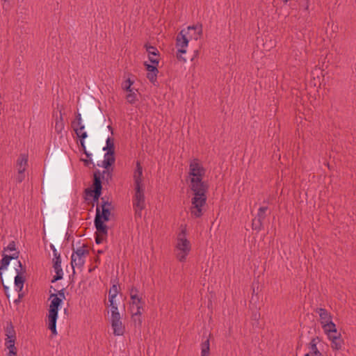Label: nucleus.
<instances>
[{"label": "nucleus", "mask_w": 356, "mask_h": 356, "mask_svg": "<svg viewBox=\"0 0 356 356\" xmlns=\"http://www.w3.org/2000/svg\"><path fill=\"white\" fill-rule=\"evenodd\" d=\"M317 341H318V338H313L309 344V345H311V346H314V345H317Z\"/></svg>", "instance_id": "obj_53"}, {"label": "nucleus", "mask_w": 356, "mask_h": 356, "mask_svg": "<svg viewBox=\"0 0 356 356\" xmlns=\"http://www.w3.org/2000/svg\"><path fill=\"white\" fill-rule=\"evenodd\" d=\"M25 178L24 172L18 171V175L17 177V181L19 183H21Z\"/></svg>", "instance_id": "obj_48"}, {"label": "nucleus", "mask_w": 356, "mask_h": 356, "mask_svg": "<svg viewBox=\"0 0 356 356\" xmlns=\"http://www.w3.org/2000/svg\"><path fill=\"white\" fill-rule=\"evenodd\" d=\"M289 0H283L284 3H287Z\"/></svg>", "instance_id": "obj_61"}, {"label": "nucleus", "mask_w": 356, "mask_h": 356, "mask_svg": "<svg viewBox=\"0 0 356 356\" xmlns=\"http://www.w3.org/2000/svg\"><path fill=\"white\" fill-rule=\"evenodd\" d=\"M186 32L190 38L197 40L202 34V26L201 24L188 26Z\"/></svg>", "instance_id": "obj_11"}, {"label": "nucleus", "mask_w": 356, "mask_h": 356, "mask_svg": "<svg viewBox=\"0 0 356 356\" xmlns=\"http://www.w3.org/2000/svg\"><path fill=\"white\" fill-rule=\"evenodd\" d=\"M186 228H184L181 230L177 236V243L176 248L179 250V252L177 254V258L181 262H183L186 260V257L189 254L191 249L190 241L186 238Z\"/></svg>", "instance_id": "obj_4"}, {"label": "nucleus", "mask_w": 356, "mask_h": 356, "mask_svg": "<svg viewBox=\"0 0 356 356\" xmlns=\"http://www.w3.org/2000/svg\"><path fill=\"white\" fill-rule=\"evenodd\" d=\"M59 113H60V116H59V118L58 117L56 118V123H55V131L58 134L61 133V131L64 129V122H63V118L62 111L60 110Z\"/></svg>", "instance_id": "obj_24"}, {"label": "nucleus", "mask_w": 356, "mask_h": 356, "mask_svg": "<svg viewBox=\"0 0 356 356\" xmlns=\"http://www.w3.org/2000/svg\"><path fill=\"white\" fill-rule=\"evenodd\" d=\"M210 354V343L209 339L207 338L205 341H202L201 344V356H209Z\"/></svg>", "instance_id": "obj_26"}, {"label": "nucleus", "mask_w": 356, "mask_h": 356, "mask_svg": "<svg viewBox=\"0 0 356 356\" xmlns=\"http://www.w3.org/2000/svg\"><path fill=\"white\" fill-rule=\"evenodd\" d=\"M64 311H65V313H67V309H65V310H64Z\"/></svg>", "instance_id": "obj_63"}, {"label": "nucleus", "mask_w": 356, "mask_h": 356, "mask_svg": "<svg viewBox=\"0 0 356 356\" xmlns=\"http://www.w3.org/2000/svg\"><path fill=\"white\" fill-rule=\"evenodd\" d=\"M188 186L194 195L191 199V214L196 218H200L203 215L202 208L207 202L209 186L203 179L192 178L189 180Z\"/></svg>", "instance_id": "obj_1"}, {"label": "nucleus", "mask_w": 356, "mask_h": 356, "mask_svg": "<svg viewBox=\"0 0 356 356\" xmlns=\"http://www.w3.org/2000/svg\"><path fill=\"white\" fill-rule=\"evenodd\" d=\"M108 230H106V234H102V233L99 232V231L96 230L95 242L97 244H100L106 240V238L108 236Z\"/></svg>", "instance_id": "obj_30"}, {"label": "nucleus", "mask_w": 356, "mask_h": 356, "mask_svg": "<svg viewBox=\"0 0 356 356\" xmlns=\"http://www.w3.org/2000/svg\"><path fill=\"white\" fill-rule=\"evenodd\" d=\"M106 177V181H108V179H111L112 178V174L111 172L108 171V170H104L102 172V178L104 179Z\"/></svg>", "instance_id": "obj_44"}, {"label": "nucleus", "mask_w": 356, "mask_h": 356, "mask_svg": "<svg viewBox=\"0 0 356 356\" xmlns=\"http://www.w3.org/2000/svg\"><path fill=\"white\" fill-rule=\"evenodd\" d=\"M85 126L83 124V127H79L78 129L76 128L75 129V134L76 136L79 138V140L81 138V134H85V135H88L87 132L84 131Z\"/></svg>", "instance_id": "obj_41"}, {"label": "nucleus", "mask_w": 356, "mask_h": 356, "mask_svg": "<svg viewBox=\"0 0 356 356\" xmlns=\"http://www.w3.org/2000/svg\"><path fill=\"white\" fill-rule=\"evenodd\" d=\"M84 154H86L87 159H92V154L90 153L86 152Z\"/></svg>", "instance_id": "obj_55"}, {"label": "nucleus", "mask_w": 356, "mask_h": 356, "mask_svg": "<svg viewBox=\"0 0 356 356\" xmlns=\"http://www.w3.org/2000/svg\"><path fill=\"white\" fill-rule=\"evenodd\" d=\"M53 267L55 270L56 275L53 277L51 280L52 283L56 282L58 280H62L63 277V272L61 266Z\"/></svg>", "instance_id": "obj_27"}, {"label": "nucleus", "mask_w": 356, "mask_h": 356, "mask_svg": "<svg viewBox=\"0 0 356 356\" xmlns=\"http://www.w3.org/2000/svg\"><path fill=\"white\" fill-rule=\"evenodd\" d=\"M329 339L331 341V348L333 350H339L343 345V340L340 333L337 334H330Z\"/></svg>", "instance_id": "obj_12"}, {"label": "nucleus", "mask_w": 356, "mask_h": 356, "mask_svg": "<svg viewBox=\"0 0 356 356\" xmlns=\"http://www.w3.org/2000/svg\"><path fill=\"white\" fill-rule=\"evenodd\" d=\"M85 264V259L83 258L75 257L71 256V265L73 269V274L75 273L74 268L75 266L81 268Z\"/></svg>", "instance_id": "obj_22"}, {"label": "nucleus", "mask_w": 356, "mask_h": 356, "mask_svg": "<svg viewBox=\"0 0 356 356\" xmlns=\"http://www.w3.org/2000/svg\"><path fill=\"white\" fill-rule=\"evenodd\" d=\"M145 48L147 52L148 53V57H149V61H150L151 58H158L159 59V51L156 47L152 46V45H149L147 44H145Z\"/></svg>", "instance_id": "obj_19"}, {"label": "nucleus", "mask_w": 356, "mask_h": 356, "mask_svg": "<svg viewBox=\"0 0 356 356\" xmlns=\"http://www.w3.org/2000/svg\"><path fill=\"white\" fill-rule=\"evenodd\" d=\"M143 168L140 162L137 161L136 168L134 172V181L135 186H143Z\"/></svg>", "instance_id": "obj_14"}, {"label": "nucleus", "mask_w": 356, "mask_h": 356, "mask_svg": "<svg viewBox=\"0 0 356 356\" xmlns=\"http://www.w3.org/2000/svg\"><path fill=\"white\" fill-rule=\"evenodd\" d=\"M252 225L253 229L260 231L263 228V220L255 217L252 220Z\"/></svg>", "instance_id": "obj_33"}, {"label": "nucleus", "mask_w": 356, "mask_h": 356, "mask_svg": "<svg viewBox=\"0 0 356 356\" xmlns=\"http://www.w3.org/2000/svg\"><path fill=\"white\" fill-rule=\"evenodd\" d=\"M6 336L7 337L6 340H12V339L15 340L16 339L15 330L14 327L11 323L8 324V325L6 327Z\"/></svg>", "instance_id": "obj_25"}, {"label": "nucleus", "mask_w": 356, "mask_h": 356, "mask_svg": "<svg viewBox=\"0 0 356 356\" xmlns=\"http://www.w3.org/2000/svg\"><path fill=\"white\" fill-rule=\"evenodd\" d=\"M142 310L143 309H140V307H138V309H136V311H132L131 318L136 327L138 326L140 327L142 325Z\"/></svg>", "instance_id": "obj_18"}, {"label": "nucleus", "mask_w": 356, "mask_h": 356, "mask_svg": "<svg viewBox=\"0 0 356 356\" xmlns=\"http://www.w3.org/2000/svg\"><path fill=\"white\" fill-rule=\"evenodd\" d=\"M15 340H6L5 345L9 350H15L17 348L15 346Z\"/></svg>", "instance_id": "obj_39"}, {"label": "nucleus", "mask_w": 356, "mask_h": 356, "mask_svg": "<svg viewBox=\"0 0 356 356\" xmlns=\"http://www.w3.org/2000/svg\"><path fill=\"white\" fill-rule=\"evenodd\" d=\"M53 266H61V259L60 258H56L53 259Z\"/></svg>", "instance_id": "obj_50"}, {"label": "nucleus", "mask_w": 356, "mask_h": 356, "mask_svg": "<svg viewBox=\"0 0 356 356\" xmlns=\"http://www.w3.org/2000/svg\"><path fill=\"white\" fill-rule=\"evenodd\" d=\"M81 161L83 162L85 166L93 164L92 159H81Z\"/></svg>", "instance_id": "obj_49"}, {"label": "nucleus", "mask_w": 356, "mask_h": 356, "mask_svg": "<svg viewBox=\"0 0 356 356\" xmlns=\"http://www.w3.org/2000/svg\"><path fill=\"white\" fill-rule=\"evenodd\" d=\"M81 136V138L79 140H80V146H81V150L83 151V152L84 154L86 152H88L86 149V145H85V139L88 137V135H85V134H83Z\"/></svg>", "instance_id": "obj_40"}, {"label": "nucleus", "mask_w": 356, "mask_h": 356, "mask_svg": "<svg viewBox=\"0 0 356 356\" xmlns=\"http://www.w3.org/2000/svg\"><path fill=\"white\" fill-rule=\"evenodd\" d=\"M86 247L83 245L82 247H79L76 249V251H74L72 256L75 257L83 258L85 259L86 257L89 254V250L87 249H84Z\"/></svg>", "instance_id": "obj_23"}, {"label": "nucleus", "mask_w": 356, "mask_h": 356, "mask_svg": "<svg viewBox=\"0 0 356 356\" xmlns=\"http://www.w3.org/2000/svg\"><path fill=\"white\" fill-rule=\"evenodd\" d=\"M322 327L324 332L327 334V337H330V334H337V330L336 328V325L332 322V321H330L327 323H325L322 325Z\"/></svg>", "instance_id": "obj_17"}, {"label": "nucleus", "mask_w": 356, "mask_h": 356, "mask_svg": "<svg viewBox=\"0 0 356 356\" xmlns=\"http://www.w3.org/2000/svg\"><path fill=\"white\" fill-rule=\"evenodd\" d=\"M50 298H53L51 301L49 314H48V328L51 330L53 335H56V321L58 318V312L63 301L62 298H58L56 293H51Z\"/></svg>", "instance_id": "obj_3"}, {"label": "nucleus", "mask_w": 356, "mask_h": 356, "mask_svg": "<svg viewBox=\"0 0 356 356\" xmlns=\"http://www.w3.org/2000/svg\"><path fill=\"white\" fill-rule=\"evenodd\" d=\"M186 53L185 49H178L177 52V58L179 60L186 62V59L183 57L182 54Z\"/></svg>", "instance_id": "obj_42"}, {"label": "nucleus", "mask_w": 356, "mask_h": 356, "mask_svg": "<svg viewBox=\"0 0 356 356\" xmlns=\"http://www.w3.org/2000/svg\"><path fill=\"white\" fill-rule=\"evenodd\" d=\"M126 99L127 102L131 104H134L136 101V93L131 90L127 94Z\"/></svg>", "instance_id": "obj_37"}, {"label": "nucleus", "mask_w": 356, "mask_h": 356, "mask_svg": "<svg viewBox=\"0 0 356 356\" xmlns=\"http://www.w3.org/2000/svg\"><path fill=\"white\" fill-rule=\"evenodd\" d=\"M95 262H98V263H99V262H100V259H99V257L98 256H97V257H96V258H95Z\"/></svg>", "instance_id": "obj_57"}, {"label": "nucleus", "mask_w": 356, "mask_h": 356, "mask_svg": "<svg viewBox=\"0 0 356 356\" xmlns=\"http://www.w3.org/2000/svg\"><path fill=\"white\" fill-rule=\"evenodd\" d=\"M313 356H324L321 352L318 355H314Z\"/></svg>", "instance_id": "obj_59"}, {"label": "nucleus", "mask_w": 356, "mask_h": 356, "mask_svg": "<svg viewBox=\"0 0 356 356\" xmlns=\"http://www.w3.org/2000/svg\"><path fill=\"white\" fill-rule=\"evenodd\" d=\"M71 127L73 130L75 131V129L79 128V127H83L82 122L79 121H72Z\"/></svg>", "instance_id": "obj_46"}, {"label": "nucleus", "mask_w": 356, "mask_h": 356, "mask_svg": "<svg viewBox=\"0 0 356 356\" xmlns=\"http://www.w3.org/2000/svg\"><path fill=\"white\" fill-rule=\"evenodd\" d=\"M73 121L82 122L81 115L79 113H77L75 119Z\"/></svg>", "instance_id": "obj_52"}, {"label": "nucleus", "mask_w": 356, "mask_h": 356, "mask_svg": "<svg viewBox=\"0 0 356 356\" xmlns=\"http://www.w3.org/2000/svg\"><path fill=\"white\" fill-rule=\"evenodd\" d=\"M150 63L152 64H148L147 62H145L144 65L147 71V78L152 83L155 85L157 79V74L159 73L157 66L159 63V59L158 58H152L150 60Z\"/></svg>", "instance_id": "obj_8"}, {"label": "nucleus", "mask_w": 356, "mask_h": 356, "mask_svg": "<svg viewBox=\"0 0 356 356\" xmlns=\"http://www.w3.org/2000/svg\"><path fill=\"white\" fill-rule=\"evenodd\" d=\"M251 318L252 320L258 322L260 318V313L257 311L252 312Z\"/></svg>", "instance_id": "obj_47"}, {"label": "nucleus", "mask_w": 356, "mask_h": 356, "mask_svg": "<svg viewBox=\"0 0 356 356\" xmlns=\"http://www.w3.org/2000/svg\"><path fill=\"white\" fill-rule=\"evenodd\" d=\"M19 267H21V268L22 267V264H21L20 261H19Z\"/></svg>", "instance_id": "obj_62"}, {"label": "nucleus", "mask_w": 356, "mask_h": 356, "mask_svg": "<svg viewBox=\"0 0 356 356\" xmlns=\"http://www.w3.org/2000/svg\"><path fill=\"white\" fill-rule=\"evenodd\" d=\"M115 152H107L104 155V160L102 162V167L104 168L106 170H108V168L115 163Z\"/></svg>", "instance_id": "obj_15"}, {"label": "nucleus", "mask_w": 356, "mask_h": 356, "mask_svg": "<svg viewBox=\"0 0 356 356\" xmlns=\"http://www.w3.org/2000/svg\"><path fill=\"white\" fill-rule=\"evenodd\" d=\"M7 250H9V251H15L16 250L15 242L14 241L10 242L9 244L8 245V246L6 248H3V252L7 251Z\"/></svg>", "instance_id": "obj_43"}, {"label": "nucleus", "mask_w": 356, "mask_h": 356, "mask_svg": "<svg viewBox=\"0 0 356 356\" xmlns=\"http://www.w3.org/2000/svg\"><path fill=\"white\" fill-rule=\"evenodd\" d=\"M316 312L318 313L319 315L321 325L327 323L328 321L332 320V316L330 313H329L324 308H317L316 309Z\"/></svg>", "instance_id": "obj_16"}, {"label": "nucleus", "mask_w": 356, "mask_h": 356, "mask_svg": "<svg viewBox=\"0 0 356 356\" xmlns=\"http://www.w3.org/2000/svg\"><path fill=\"white\" fill-rule=\"evenodd\" d=\"M305 10H309V0H306L305 1Z\"/></svg>", "instance_id": "obj_56"}, {"label": "nucleus", "mask_w": 356, "mask_h": 356, "mask_svg": "<svg viewBox=\"0 0 356 356\" xmlns=\"http://www.w3.org/2000/svg\"><path fill=\"white\" fill-rule=\"evenodd\" d=\"M309 353L305 354L304 356H312L314 355H318L320 353L317 348V345L311 346L309 345Z\"/></svg>", "instance_id": "obj_38"}, {"label": "nucleus", "mask_w": 356, "mask_h": 356, "mask_svg": "<svg viewBox=\"0 0 356 356\" xmlns=\"http://www.w3.org/2000/svg\"><path fill=\"white\" fill-rule=\"evenodd\" d=\"M16 270L17 272V274L15 277V285L16 287V290L19 292L23 289L25 278L20 274L17 269Z\"/></svg>", "instance_id": "obj_21"}, {"label": "nucleus", "mask_w": 356, "mask_h": 356, "mask_svg": "<svg viewBox=\"0 0 356 356\" xmlns=\"http://www.w3.org/2000/svg\"><path fill=\"white\" fill-rule=\"evenodd\" d=\"M139 291L137 287L132 286L129 290L131 300H138V303H140V297L138 296Z\"/></svg>", "instance_id": "obj_31"}, {"label": "nucleus", "mask_w": 356, "mask_h": 356, "mask_svg": "<svg viewBox=\"0 0 356 356\" xmlns=\"http://www.w3.org/2000/svg\"><path fill=\"white\" fill-rule=\"evenodd\" d=\"M103 252H104V251H103V250H98V251H97V254H102Z\"/></svg>", "instance_id": "obj_58"}, {"label": "nucleus", "mask_w": 356, "mask_h": 356, "mask_svg": "<svg viewBox=\"0 0 356 356\" xmlns=\"http://www.w3.org/2000/svg\"><path fill=\"white\" fill-rule=\"evenodd\" d=\"M103 149L107 150V152H115V145L113 143V140L111 138H108L106 140V146L103 148Z\"/></svg>", "instance_id": "obj_35"}, {"label": "nucleus", "mask_w": 356, "mask_h": 356, "mask_svg": "<svg viewBox=\"0 0 356 356\" xmlns=\"http://www.w3.org/2000/svg\"><path fill=\"white\" fill-rule=\"evenodd\" d=\"M131 304H132L131 311H134L135 307H136V309H138V307H140V309H143L145 302L142 300V298L140 297V303H138V300L135 299V300H131Z\"/></svg>", "instance_id": "obj_34"}, {"label": "nucleus", "mask_w": 356, "mask_h": 356, "mask_svg": "<svg viewBox=\"0 0 356 356\" xmlns=\"http://www.w3.org/2000/svg\"><path fill=\"white\" fill-rule=\"evenodd\" d=\"M102 175L99 170H96L93 174V181L92 188H88L85 190L86 195L92 197L93 203L98 204L99 199L102 195Z\"/></svg>", "instance_id": "obj_5"}, {"label": "nucleus", "mask_w": 356, "mask_h": 356, "mask_svg": "<svg viewBox=\"0 0 356 356\" xmlns=\"http://www.w3.org/2000/svg\"><path fill=\"white\" fill-rule=\"evenodd\" d=\"M134 81H131L130 79H127L122 85V88L127 91V92H131L133 89L131 88V86L133 85Z\"/></svg>", "instance_id": "obj_36"}, {"label": "nucleus", "mask_w": 356, "mask_h": 356, "mask_svg": "<svg viewBox=\"0 0 356 356\" xmlns=\"http://www.w3.org/2000/svg\"><path fill=\"white\" fill-rule=\"evenodd\" d=\"M268 210V207H261L259 210L256 218L264 220L266 217V211Z\"/></svg>", "instance_id": "obj_32"}, {"label": "nucleus", "mask_w": 356, "mask_h": 356, "mask_svg": "<svg viewBox=\"0 0 356 356\" xmlns=\"http://www.w3.org/2000/svg\"><path fill=\"white\" fill-rule=\"evenodd\" d=\"M101 206H97L96 215L94 220V223L97 231L102 234H106V230H108V227L105 224L110 220L111 210L113 208L111 202L104 201V198L102 197Z\"/></svg>", "instance_id": "obj_2"}, {"label": "nucleus", "mask_w": 356, "mask_h": 356, "mask_svg": "<svg viewBox=\"0 0 356 356\" xmlns=\"http://www.w3.org/2000/svg\"><path fill=\"white\" fill-rule=\"evenodd\" d=\"M50 248L53 251V254H54V259H56V258H60V253H58L57 252V250L55 247V245L54 244H50Z\"/></svg>", "instance_id": "obj_45"}, {"label": "nucleus", "mask_w": 356, "mask_h": 356, "mask_svg": "<svg viewBox=\"0 0 356 356\" xmlns=\"http://www.w3.org/2000/svg\"><path fill=\"white\" fill-rule=\"evenodd\" d=\"M19 252H17V251H15V253L10 254V255L3 254V258L0 261V280L3 284V289L6 293L8 290V287L3 284V280L1 271L3 270L6 269L7 267L8 266L10 261L12 259H17L19 257Z\"/></svg>", "instance_id": "obj_9"}, {"label": "nucleus", "mask_w": 356, "mask_h": 356, "mask_svg": "<svg viewBox=\"0 0 356 356\" xmlns=\"http://www.w3.org/2000/svg\"><path fill=\"white\" fill-rule=\"evenodd\" d=\"M118 293L119 286L118 284H113L109 290L108 300H114Z\"/></svg>", "instance_id": "obj_29"}, {"label": "nucleus", "mask_w": 356, "mask_h": 356, "mask_svg": "<svg viewBox=\"0 0 356 356\" xmlns=\"http://www.w3.org/2000/svg\"><path fill=\"white\" fill-rule=\"evenodd\" d=\"M57 295H58V298H62V300H63V299H65V289H61V290L58 291Z\"/></svg>", "instance_id": "obj_51"}, {"label": "nucleus", "mask_w": 356, "mask_h": 356, "mask_svg": "<svg viewBox=\"0 0 356 356\" xmlns=\"http://www.w3.org/2000/svg\"><path fill=\"white\" fill-rule=\"evenodd\" d=\"M8 355H11V356H17V350H9Z\"/></svg>", "instance_id": "obj_54"}, {"label": "nucleus", "mask_w": 356, "mask_h": 356, "mask_svg": "<svg viewBox=\"0 0 356 356\" xmlns=\"http://www.w3.org/2000/svg\"><path fill=\"white\" fill-rule=\"evenodd\" d=\"M108 302H109L108 306L110 307L111 312V318L120 316V314L118 312V305H117L116 302H115V300H108Z\"/></svg>", "instance_id": "obj_28"}, {"label": "nucleus", "mask_w": 356, "mask_h": 356, "mask_svg": "<svg viewBox=\"0 0 356 356\" xmlns=\"http://www.w3.org/2000/svg\"><path fill=\"white\" fill-rule=\"evenodd\" d=\"M206 169L200 163L197 159H193L189 165L188 178H199L203 179L205 175Z\"/></svg>", "instance_id": "obj_7"}, {"label": "nucleus", "mask_w": 356, "mask_h": 356, "mask_svg": "<svg viewBox=\"0 0 356 356\" xmlns=\"http://www.w3.org/2000/svg\"><path fill=\"white\" fill-rule=\"evenodd\" d=\"M134 190L133 207L135 211V218H141L142 211L145 208V188L143 186H135Z\"/></svg>", "instance_id": "obj_6"}, {"label": "nucleus", "mask_w": 356, "mask_h": 356, "mask_svg": "<svg viewBox=\"0 0 356 356\" xmlns=\"http://www.w3.org/2000/svg\"><path fill=\"white\" fill-rule=\"evenodd\" d=\"M186 32L185 29L181 30L177 36L176 38V46L179 49H184L188 46V39L186 37Z\"/></svg>", "instance_id": "obj_13"}, {"label": "nucleus", "mask_w": 356, "mask_h": 356, "mask_svg": "<svg viewBox=\"0 0 356 356\" xmlns=\"http://www.w3.org/2000/svg\"><path fill=\"white\" fill-rule=\"evenodd\" d=\"M28 162V156L26 154H21L17 162L18 166V171L24 172Z\"/></svg>", "instance_id": "obj_20"}, {"label": "nucleus", "mask_w": 356, "mask_h": 356, "mask_svg": "<svg viewBox=\"0 0 356 356\" xmlns=\"http://www.w3.org/2000/svg\"><path fill=\"white\" fill-rule=\"evenodd\" d=\"M108 128L112 131H113V129L111 126H108Z\"/></svg>", "instance_id": "obj_60"}, {"label": "nucleus", "mask_w": 356, "mask_h": 356, "mask_svg": "<svg viewBox=\"0 0 356 356\" xmlns=\"http://www.w3.org/2000/svg\"><path fill=\"white\" fill-rule=\"evenodd\" d=\"M111 324L113 330V334L115 336H122L124 334L125 327L121 321V316L111 318Z\"/></svg>", "instance_id": "obj_10"}]
</instances>
